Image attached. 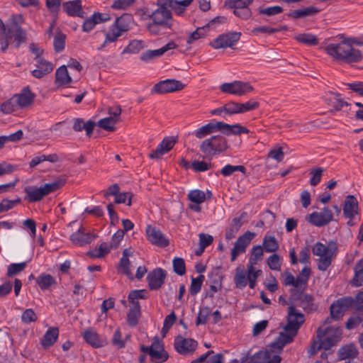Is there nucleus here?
I'll return each mask as SVG.
<instances>
[{"mask_svg": "<svg viewBox=\"0 0 363 363\" xmlns=\"http://www.w3.org/2000/svg\"><path fill=\"white\" fill-rule=\"evenodd\" d=\"M23 16L21 14L12 15L8 20V26L2 35H0V45L1 52H4L9 45L18 49L27 40V33L22 28Z\"/></svg>", "mask_w": 363, "mask_h": 363, "instance_id": "nucleus-1", "label": "nucleus"}, {"mask_svg": "<svg viewBox=\"0 0 363 363\" xmlns=\"http://www.w3.org/2000/svg\"><path fill=\"white\" fill-rule=\"evenodd\" d=\"M354 42V38H343L340 43L328 44L325 50L336 60L347 63L359 62L363 56L360 50L352 47Z\"/></svg>", "mask_w": 363, "mask_h": 363, "instance_id": "nucleus-2", "label": "nucleus"}, {"mask_svg": "<svg viewBox=\"0 0 363 363\" xmlns=\"http://www.w3.org/2000/svg\"><path fill=\"white\" fill-rule=\"evenodd\" d=\"M218 130L226 135H240L250 132L247 128L238 123L229 125L224 122H211L194 130L193 135L197 138L201 139Z\"/></svg>", "mask_w": 363, "mask_h": 363, "instance_id": "nucleus-3", "label": "nucleus"}, {"mask_svg": "<svg viewBox=\"0 0 363 363\" xmlns=\"http://www.w3.org/2000/svg\"><path fill=\"white\" fill-rule=\"evenodd\" d=\"M133 21L131 15L125 13L116 18L114 23L104 31L105 39L99 50H101L108 45L115 43L125 32L130 29Z\"/></svg>", "mask_w": 363, "mask_h": 363, "instance_id": "nucleus-4", "label": "nucleus"}, {"mask_svg": "<svg viewBox=\"0 0 363 363\" xmlns=\"http://www.w3.org/2000/svg\"><path fill=\"white\" fill-rule=\"evenodd\" d=\"M228 148L227 140L220 135H213L205 139L199 146L200 151L203 153L206 158L212 159Z\"/></svg>", "mask_w": 363, "mask_h": 363, "instance_id": "nucleus-5", "label": "nucleus"}, {"mask_svg": "<svg viewBox=\"0 0 363 363\" xmlns=\"http://www.w3.org/2000/svg\"><path fill=\"white\" fill-rule=\"evenodd\" d=\"M312 252L313 255L319 257L317 262L318 269L326 271L336 255V247L330 244L325 245L318 242L313 246Z\"/></svg>", "mask_w": 363, "mask_h": 363, "instance_id": "nucleus-6", "label": "nucleus"}, {"mask_svg": "<svg viewBox=\"0 0 363 363\" xmlns=\"http://www.w3.org/2000/svg\"><path fill=\"white\" fill-rule=\"evenodd\" d=\"M140 350L150 355L154 363H162L168 359L169 355L164 350V345L158 337H155L150 346L141 345Z\"/></svg>", "mask_w": 363, "mask_h": 363, "instance_id": "nucleus-7", "label": "nucleus"}, {"mask_svg": "<svg viewBox=\"0 0 363 363\" xmlns=\"http://www.w3.org/2000/svg\"><path fill=\"white\" fill-rule=\"evenodd\" d=\"M304 321L303 314L298 312L295 307L290 306L289 308L287 324L284 328L285 333L294 337Z\"/></svg>", "mask_w": 363, "mask_h": 363, "instance_id": "nucleus-8", "label": "nucleus"}, {"mask_svg": "<svg viewBox=\"0 0 363 363\" xmlns=\"http://www.w3.org/2000/svg\"><path fill=\"white\" fill-rule=\"evenodd\" d=\"M289 259L292 265H296L298 263L303 265L302 269L299 272H311V251L308 246H306L301 248L298 254V257L295 249L294 247L290 249Z\"/></svg>", "mask_w": 363, "mask_h": 363, "instance_id": "nucleus-9", "label": "nucleus"}, {"mask_svg": "<svg viewBox=\"0 0 363 363\" xmlns=\"http://www.w3.org/2000/svg\"><path fill=\"white\" fill-rule=\"evenodd\" d=\"M241 33L232 31L219 35L209 45L216 50L233 48L240 39Z\"/></svg>", "mask_w": 363, "mask_h": 363, "instance_id": "nucleus-10", "label": "nucleus"}, {"mask_svg": "<svg viewBox=\"0 0 363 363\" xmlns=\"http://www.w3.org/2000/svg\"><path fill=\"white\" fill-rule=\"evenodd\" d=\"M223 93L242 96L253 91V87L248 83L242 81H233L230 83H223L220 86Z\"/></svg>", "mask_w": 363, "mask_h": 363, "instance_id": "nucleus-11", "label": "nucleus"}, {"mask_svg": "<svg viewBox=\"0 0 363 363\" xmlns=\"http://www.w3.org/2000/svg\"><path fill=\"white\" fill-rule=\"evenodd\" d=\"M147 240L154 245L166 247L169 245L168 238L157 227L147 225L145 228Z\"/></svg>", "mask_w": 363, "mask_h": 363, "instance_id": "nucleus-12", "label": "nucleus"}, {"mask_svg": "<svg viewBox=\"0 0 363 363\" xmlns=\"http://www.w3.org/2000/svg\"><path fill=\"white\" fill-rule=\"evenodd\" d=\"M184 87V85L182 82L177 79H165L160 81L154 85L152 89V93L156 94H166L170 92H174L182 90Z\"/></svg>", "mask_w": 363, "mask_h": 363, "instance_id": "nucleus-13", "label": "nucleus"}, {"mask_svg": "<svg viewBox=\"0 0 363 363\" xmlns=\"http://www.w3.org/2000/svg\"><path fill=\"white\" fill-rule=\"evenodd\" d=\"M152 20L162 28H170L172 25L171 11L164 6H160L151 14Z\"/></svg>", "mask_w": 363, "mask_h": 363, "instance_id": "nucleus-14", "label": "nucleus"}, {"mask_svg": "<svg viewBox=\"0 0 363 363\" xmlns=\"http://www.w3.org/2000/svg\"><path fill=\"white\" fill-rule=\"evenodd\" d=\"M255 236V233L247 231L237 239L231 250V261H235L238 255L245 252L247 247Z\"/></svg>", "mask_w": 363, "mask_h": 363, "instance_id": "nucleus-15", "label": "nucleus"}, {"mask_svg": "<svg viewBox=\"0 0 363 363\" xmlns=\"http://www.w3.org/2000/svg\"><path fill=\"white\" fill-rule=\"evenodd\" d=\"M333 220V213L329 207H324L320 212H313L308 216V221L316 227L328 225Z\"/></svg>", "mask_w": 363, "mask_h": 363, "instance_id": "nucleus-16", "label": "nucleus"}, {"mask_svg": "<svg viewBox=\"0 0 363 363\" xmlns=\"http://www.w3.org/2000/svg\"><path fill=\"white\" fill-rule=\"evenodd\" d=\"M352 303L351 296H345L337 299L330 306V315L332 318L339 320L345 311L352 309Z\"/></svg>", "mask_w": 363, "mask_h": 363, "instance_id": "nucleus-17", "label": "nucleus"}, {"mask_svg": "<svg viewBox=\"0 0 363 363\" xmlns=\"http://www.w3.org/2000/svg\"><path fill=\"white\" fill-rule=\"evenodd\" d=\"M197 342L191 338H184L180 335L174 340V348L181 354L192 353L197 347Z\"/></svg>", "mask_w": 363, "mask_h": 363, "instance_id": "nucleus-18", "label": "nucleus"}, {"mask_svg": "<svg viewBox=\"0 0 363 363\" xmlns=\"http://www.w3.org/2000/svg\"><path fill=\"white\" fill-rule=\"evenodd\" d=\"M35 61L36 68L31 71V74L36 79H42L54 69V65L44 58H38Z\"/></svg>", "mask_w": 363, "mask_h": 363, "instance_id": "nucleus-19", "label": "nucleus"}, {"mask_svg": "<svg viewBox=\"0 0 363 363\" xmlns=\"http://www.w3.org/2000/svg\"><path fill=\"white\" fill-rule=\"evenodd\" d=\"M294 337L285 332L280 333L279 336L272 342L269 349L266 351L272 352V354H279L281 352L284 346L293 341Z\"/></svg>", "mask_w": 363, "mask_h": 363, "instance_id": "nucleus-20", "label": "nucleus"}, {"mask_svg": "<svg viewBox=\"0 0 363 363\" xmlns=\"http://www.w3.org/2000/svg\"><path fill=\"white\" fill-rule=\"evenodd\" d=\"M176 143V140L169 137L164 138L157 145L156 149L149 154L151 159H159L164 154L171 150Z\"/></svg>", "mask_w": 363, "mask_h": 363, "instance_id": "nucleus-21", "label": "nucleus"}, {"mask_svg": "<svg viewBox=\"0 0 363 363\" xmlns=\"http://www.w3.org/2000/svg\"><path fill=\"white\" fill-rule=\"evenodd\" d=\"M109 19V15L107 13H102L99 12L94 13L92 16L84 21L82 26V31L85 33H89L95 28L96 25L106 22Z\"/></svg>", "mask_w": 363, "mask_h": 363, "instance_id": "nucleus-22", "label": "nucleus"}, {"mask_svg": "<svg viewBox=\"0 0 363 363\" xmlns=\"http://www.w3.org/2000/svg\"><path fill=\"white\" fill-rule=\"evenodd\" d=\"M82 336L85 342L94 348L102 347L107 345V341L101 338L96 331L93 328L85 330Z\"/></svg>", "mask_w": 363, "mask_h": 363, "instance_id": "nucleus-23", "label": "nucleus"}, {"mask_svg": "<svg viewBox=\"0 0 363 363\" xmlns=\"http://www.w3.org/2000/svg\"><path fill=\"white\" fill-rule=\"evenodd\" d=\"M176 48L177 45L173 41H170L159 49L148 50L143 52L140 55V60L144 62H147L153 58L160 57L168 50L175 49Z\"/></svg>", "mask_w": 363, "mask_h": 363, "instance_id": "nucleus-24", "label": "nucleus"}, {"mask_svg": "<svg viewBox=\"0 0 363 363\" xmlns=\"http://www.w3.org/2000/svg\"><path fill=\"white\" fill-rule=\"evenodd\" d=\"M259 274H235L234 282L238 289H243L247 284L250 289H254Z\"/></svg>", "mask_w": 363, "mask_h": 363, "instance_id": "nucleus-25", "label": "nucleus"}, {"mask_svg": "<svg viewBox=\"0 0 363 363\" xmlns=\"http://www.w3.org/2000/svg\"><path fill=\"white\" fill-rule=\"evenodd\" d=\"M279 354H272L269 351H259L255 353L250 359L251 363H281Z\"/></svg>", "mask_w": 363, "mask_h": 363, "instance_id": "nucleus-26", "label": "nucleus"}, {"mask_svg": "<svg viewBox=\"0 0 363 363\" xmlns=\"http://www.w3.org/2000/svg\"><path fill=\"white\" fill-rule=\"evenodd\" d=\"M358 213V202L357 199L352 195L346 196L344 206L343 214L346 218L352 219Z\"/></svg>", "mask_w": 363, "mask_h": 363, "instance_id": "nucleus-27", "label": "nucleus"}, {"mask_svg": "<svg viewBox=\"0 0 363 363\" xmlns=\"http://www.w3.org/2000/svg\"><path fill=\"white\" fill-rule=\"evenodd\" d=\"M320 10L313 6H310L307 7H303L302 9H296L291 11L289 13H287V16L294 19H300V18H304L306 17L310 16H316Z\"/></svg>", "mask_w": 363, "mask_h": 363, "instance_id": "nucleus-28", "label": "nucleus"}, {"mask_svg": "<svg viewBox=\"0 0 363 363\" xmlns=\"http://www.w3.org/2000/svg\"><path fill=\"white\" fill-rule=\"evenodd\" d=\"M95 238L94 235L86 233L82 228H80L77 231L71 235L70 240L73 243L82 246L91 243Z\"/></svg>", "mask_w": 363, "mask_h": 363, "instance_id": "nucleus-29", "label": "nucleus"}, {"mask_svg": "<svg viewBox=\"0 0 363 363\" xmlns=\"http://www.w3.org/2000/svg\"><path fill=\"white\" fill-rule=\"evenodd\" d=\"M310 274H298L295 278L292 274H288L284 279L286 285L293 286L298 289H304Z\"/></svg>", "mask_w": 363, "mask_h": 363, "instance_id": "nucleus-30", "label": "nucleus"}, {"mask_svg": "<svg viewBox=\"0 0 363 363\" xmlns=\"http://www.w3.org/2000/svg\"><path fill=\"white\" fill-rule=\"evenodd\" d=\"M64 11L70 16L84 18L82 2L80 0H74L62 4Z\"/></svg>", "mask_w": 363, "mask_h": 363, "instance_id": "nucleus-31", "label": "nucleus"}, {"mask_svg": "<svg viewBox=\"0 0 363 363\" xmlns=\"http://www.w3.org/2000/svg\"><path fill=\"white\" fill-rule=\"evenodd\" d=\"M18 108L27 107L33 102L35 94L28 87L24 88L21 93L13 96Z\"/></svg>", "mask_w": 363, "mask_h": 363, "instance_id": "nucleus-32", "label": "nucleus"}, {"mask_svg": "<svg viewBox=\"0 0 363 363\" xmlns=\"http://www.w3.org/2000/svg\"><path fill=\"white\" fill-rule=\"evenodd\" d=\"M263 256V248L261 245L254 246L250 251V257L247 265V270L245 272H261V270H256L254 265L257 261L262 259Z\"/></svg>", "mask_w": 363, "mask_h": 363, "instance_id": "nucleus-33", "label": "nucleus"}, {"mask_svg": "<svg viewBox=\"0 0 363 363\" xmlns=\"http://www.w3.org/2000/svg\"><path fill=\"white\" fill-rule=\"evenodd\" d=\"M72 82V79L68 72L66 65H62L57 69L55 83L57 87L67 86Z\"/></svg>", "mask_w": 363, "mask_h": 363, "instance_id": "nucleus-34", "label": "nucleus"}, {"mask_svg": "<svg viewBox=\"0 0 363 363\" xmlns=\"http://www.w3.org/2000/svg\"><path fill=\"white\" fill-rule=\"evenodd\" d=\"M187 197L191 202L201 204L206 199H211L213 194L211 191L204 192L200 189H194L189 192Z\"/></svg>", "mask_w": 363, "mask_h": 363, "instance_id": "nucleus-35", "label": "nucleus"}, {"mask_svg": "<svg viewBox=\"0 0 363 363\" xmlns=\"http://www.w3.org/2000/svg\"><path fill=\"white\" fill-rule=\"evenodd\" d=\"M95 127V123L92 121L84 122L82 118H75L73 120V129L74 131L79 132L83 130L86 131V135L90 136Z\"/></svg>", "mask_w": 363, "mask_h": 363, "instance_id": "nucleus-36", "label": "nucleus"}, {"mask_svg": "<svg viewBox=\"0 0 363 363\" xmlns=\"http://www.w3.org/2000/svg\"><path fill=\"white\" fill-rule=\"evenodd\" d=\"M59 329L57 327H51L45 332L41 345L43 347H50L53 345L57 340Z\"/></svg>", "mask_w": 363, "mask_h": 363, "instance_id": "nucleus-37", "label": "nucleus"}, {"mask_svg": "<svg viewBox=\"0 0 363 363\" xmlns=\"http://www.w3.org/2000/svg\"><path fill=\"white\" fill-rule=\"evenodd\" d=\"M167 274H148L147 279L150 289L157 290L163 284Z\"/></svg>", "mask_w": 363, "mask_h": 363, "instance_id": "nucleus-38", "label": "nucleus"}, {"mask_svg": "<svg viewBox=\"0 0 363 363\" xmlns=\"http://www.w3.org/2000/svg\"><path fill=\"white\" fill-rule=\"evenodd\" d=\"M140 316V306L139 303L131 304L129 312L127 315V323L131 326H135Z\"/></svg>", "mask_w": 363, "mask_h": 363, "instance_id": "nucleus-39", "label": "nucleus"}, {"mask_svg": "<svg viewBox=\"0 0 363 363\" xmlns=\"http://www.w3.org/2000/svg\"><path fill=\"white\" fill-rule=\"evenodd\" d=\"M330 328L325 329V330H323L320 328H319L317 330L316 338L313 340L311 348L309 350V352L311 355L315 354L318 350L320 349H323L322 346L321 339H323L326 333H328Z\"/></svg>", "mask_w": 363, "mask_h": 363, "instance_id": "nucleus-40", "label": "nucleus"}, {"mask_svg": "<svg viewBox=\"0 0 363 363\" xmlns=\"http://www.w3.org/2000/svg\"><path fill=\"white\" fill-rule=\"evenodd\" d=\"M29 202H36L42 200L45 197L43 190L41 186H28L25 189Z\"/></svg>", "mask_w": 363, "mask_h": 363, "instance_id": "nucleus-41", "label": "nucleus"}, {"mask_svg": "<svg viewBox=\"0 0 363 363\" xmlns=\"http://www.w3.org/2000/svg\"><path fill=\"white\" fill-rule=\"evenodd\" d=\"M358 351L353 345L342 347L338 351V356L340 359H352L357 356Z\"/></svg>", "mask_w": 363, "mask_h": 363, "instance_id": "nucleus-42", "label": "nucleus"}, {"mask_svg": "<svg viewBox=\"0 0 363 363\" xmlns=\"http://www.w3.org/2000/svg\"><path fill=\"white\" fill-rule=\"evenodd\" d=\"M295 39L298 43L308 46H315L318 44V39L315 35L311 33L298 34L295 37Z\"/></svg>", "mask_w": 363, "mask_h": 363, "instance_id": "nucleus-43", "label": "nucleus"}, {"mask_svg": "<svg viewBox=\"0 0 363 363\" xmlns=\"http://www.w3.org/2000/svg\"><path fill=\"white\" fill-rule=\"evenodd\" d=\"M300 306L307 312L315 311L317 308L313 297L309 294H303L301 298Z\"/></svg>", "mask_w": 363, "mask_h": 363, "instance_id": "nucleus-44", "label": "nucleus"}, {"mask_svg": "<svg viewBox=\"0 0 363 363\" xmlns=\"http://www.w3.org/2000/svg\"><path fill=\"white\" fill-rule=\"evenodd\" d=\"M193 0H182L172 1L170 6L174 10L176 14L182 15L186 11V8L191 4Z\"/></svg>", "mask_w": 363, "mask_h": 363, "instance_id": "nucleus-45", "label": "nucleus"}, {"mask_svg": "<svg viewBox=\"0 0 363 363\" xmlns=\"http://www.w3.org/2000/svg\"><path fill=\"white\" fill-rule=\"evenodd\" d=\"M263 247L267 252H274L279 248V243L274 236L266 235L263 240Z\"/></svg>", "mask_w": 363, "mask_h": 363, "instance_id": "nucleus-46", "label": "nucleus"}, {"mask_svg": "<svg viewBox=\"0 0 363 363\" xmlns=\"http://www.w3.org/2000/svg\"><path fill=\"white\" fill-rule=\"evenodd\" d=\"M205 278L203 274H200L198 277H191V283L189 288V292L192 296L196 295L201 289Z\"/></svg>", "mask_w": 363, "mask_h": 363, "instance_id": "nucleus-47", "label": "nucleus"}, {"mask_svg": "<svg viewBox=\"0 0 363 363\" xmlns=\"http://www.w3.org/2000/svg\"><path fill=\"white\" fill-rule=\"evenodd\" d=\"M118 119H116L113 116H108L99 120L98 125L106 130L113 131L116 129L115 125Z\"/></svg>", "mask_w": 363, "mask_h": 363, "instance_id": "nucleus-48", "label": "nucleus"}, {"mask_svg": "<svg viewBox=\"0 0 363 363\" xmlns=\"http://www.w3.org/2000/svg\"><path fill=\"white\" fill-rule=\"evenodd\" d=\"M130 255V250L128 249H125L123 252V256L121 258L119 266L122 272H130L133 269L130 266V262L128 259V257Z\"/></svg>", "mask_w": 363, "mask_h": 363, "instance_id": "nucleus-49", "label": "nucleus"}, {"mask_svg": "<svg viewBox=\"0 0 363 363\" xmlns=\"http://www.w3.org/2000/svg\"><path fill=\"white\" fill-rule=\"evenodd\" d=\"M18 109V106L16 104V101L14 96H13L8 101L2 103L0 106V110L4 113H6V114L11 113L15 111H17Z\"/></svg>", "mask_w": 363, "mask_h": 363, "instance_id": "nucleus-50", "label": "nucleus"}, {"mask_svg": "<svg viewBox=\"0 0 363 363\" xmlns=\"http://www.w3.org/2000/svg\"><path fill=\"white\" fill-rule=\"evenodd\" d=\"M66 35L58 32L54 37L53 47L56 52H60L65 49Z\"/></svg>", "mask_w": 363, "mask_h": 363, "instance_id": "nucleus-51", "label": "nucleus"}, {"mask_svg": "<svg viewBox=\"0 0 363 363\" xmlns=\"http://www.w3.org/2000/svg\"><path fill=\"white\" fill-rule=\"evenodd\" d=\"M64 184V182L58 180L52 183L45 184L41 186V188L43 190V193L45 196L61 188Z\"/></svg>", "mask_w": 363, "mask_h": 363, "instance_id": "nucleus-52", "label": "nucleus"}, {"mask_svg": "<svg viewBox=\"0 0 363 363\" xmlns=\"http://www.w3.org/2000/svg\"><path fill=\"white\" fill-rule=\"evenodd\" d=\"M53 283L54 279L49 274L40 275L37 279V284L43 290L47 289Z\"/></svg>", "mask_w": 363, "mask_h": 363, "instance_id": "nucleus-53", "label": "nucleus"}, {"mask_svg": "<svg viewBox=\"0 0 363 363\" xmlns=\"http://www.w3.org/2000/svg\"><path fill=\"white\" fill-rule=\"evenodd\" d=\"M323 171L324 169L321 167L312 169L310 171V174L311 176L310 179V184L311 186H315L320 182Z\"/></svg>", "mask_w": 363, "mask_h": 363, "instance_id": "nucleus-54", "label": "nucleus"}, {"mask_svg": "<svg viewBox=\"0 0 363 363\" xmlns=\"http://www.w3.org/2000/svg\"><path fill=\"white\" fill-rule=\"evenodd\" d=\"M267 264L270 269L279 271L281 267V257L277 254H273L267 259Z\"/></svg>", "mask_w": 363, "mask_h": 363, "instance_id": "nucleus-55", "label": "nucleus"}, {"mask_svg": "<svg viewBox=\"0 0 363 363\" xmlns=\"http://www.w3.org/2000/svg\"><path fill=\"white\" fill-rule=\"evenodd\" d=\"M253 2V0H227L225 5L230 9L235 7L248 8V6Z\"/></svg>", "mask_w": 363, "mask_h": 363, "instance_id": "nucleus-56", "label": "nucleus"}, {"mask_svg": "<svg viewBox=\"0 0 363 363\" xmlns=\"http://www.w3.org/2000/svg\"><path fill=\"white\" fill-rule=\"evenodd\" d=\"M225 113L228 115H233L241 113L240 111V103L230 101L225 104L224 106Z\"/></svg>", "mask_w": 363, "mask_h": 363, "instance_id": "nucleus-57", "label": "nucleus"}, {"mask_svg": "<svg viewBox=\"0 0 363 363\" xmlns=\"http://www.w3.org/2000/svg\"><path fill=\"white\" fill-rule=\"evenodd\" d=\"M21 203L19 198L14 200L3 199L0 202V213L7 211Z\"/></svg>", "mask_w": 363, "mask_h": 363, "instance_id": "nucleus-58", "label": "nucleus"}, {"mask_svg": "<svg viewBox=\"0 0 363 363\" xmlns=\"http://www.w3.org/2000/svg\"><path fill=\"white\" fill-rule=\"evenodd\" d=\"M133 194L130 192L119 193L114 200L115 203H125L127 206H131V199Z\"/></svg>", "mask_w": 363, "mask_h": 363, "instance_id": "nucleus-59", "label": "nucleus"}, {"mask_svg": "<svg viewBox=\"0 0 363 363\" xmlns=\"http://www.w3.org/2000/svg\"><path fill=\"white\" fill-rule=\"evenodd\" d=\"M111 342L113 345L116 347L118 349H122L125 347V341L122 339V334L119 328L115 330Z\"/></svg>", "mask_w": 363, "mask_h": 363, "instance_id": "nucleus-60", "label": "nucleus"}, {"mask_svg": "<svg viewBox=\"0 0 363 363\" xmlns=\"http://www.w3.org/2000/svg\"><path fill=\"white\" fill-rule=\"evenodd\" d=\"M245 170V167L242 166V165L233 166V165H230V164H227L220 170V173L223 176L228 177V176L231 175L234 172L240 171L241 172H244Z\"/></svg>", "mask_w": 363, "mask_h": 363, "instance_id": "nucleus-61", "label": "nucleus"}, {"mask_svg": "<svg viewBox=\"0 0 363 363\" xmlns=\"http://www.w3.org/2000/svg\"><path fill=\"white\" fill-rule=\"evenodd\" d=\"M38 319L37 315L33 309H26L21 315V320L26 324L36 321Z\"/></svg>", "mask_w": 363, "mask_h": 363, "instance_id": "nucleus-62", "label": "nucleus"}, {"mask_svg": "<svg viewBox=\"0 0 363 363\" xmlns=\"http://www.w3.org/2000/svg\"><path fill=\"white\" fill-rule=\"evenodd\" d=\"M352 303L351 304L352 309L356 311L363 310V291L358 293L355 297H352Z\"/></svg>", "mask_w": 363, "mask_h": 363, "instance_id": "nucleus-63", "label": "nucleus"}, {"mask_svg": "<svg viewBox=\"0 0 363 363\" xmlns=\"http://www.w3.org/2000/svg\"><path fill=\"white\" fill-rule=\"evenodd\" d=\"M211 164H208L204 161L194 160L191 162V168L196 172H203L208 170Z\"/></svg>", "mask_w": 363, "mask_h": 363, "instance_id": "nucleus-64", "label": "nucleus"}]
</instances>
